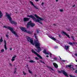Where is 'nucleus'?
Instances as JSON below:
<instances>
[{"label": "nucleus", "instance_id": "obj_29", "mask_svg": "<svg viewBox=\"0 0 77 77\" xmlns=\"http://www.w3.org/2000/svg\"><path fill=\"white\" fill-rule=\"evenodd\" d=\"M69 44L70 45H73V43L71 42H69Z\"/></svg>", "mask_w": 77, "mask_h": 77}, {"label": "nucleus", "instance_id": "obj_32", "mask_svg": "<svg viewBox=\"0 0 77 77\" xmlns=\"http://www.w3.org/2000/svg\"><path fill=\"white\" fill-rule=\"evenodd\" d=\"M23 75H26V73L25 72H24V71H23Z\"/></svg>", "mask_w": 77, "mask_h": 77}, {"label": "nucleus", "instance_id": "obj_19", "mask_svg": "<svg viewBox=\"0 0 77 77\" xmlns=\"http://www.w3.org/2000/svg\"><path fill=\"white\" fill-rule=\"evenodd\" d=\"M72 65L71 64L68 65V67H69V69H71V68H72Z\"/></svg>", "mask_w": 77, "mask_h": 77}, {"label": "nucleus", "instance_id": "obj_63", "mask_svg": "<svg viewBox=\"0 0 77 77\" xmlns=\"http://www.w3.org/2000/svg\"><path fill=\"white\" fill-rule=\"evenodd\" d=\"M10 50L11 51L12 50V48H10Z\"/></svg>", "mask_w": 77, "mask_h": 77}, {"label": "nucleus", "instance_id": "obj_4", "mask_svg": "<svg viewBox=\"0 0 77 77\" xmlns=\"http://www.w3.org/2000/svg\"><path fill=\"white\" fill-rule=\"evenodd\" d=\"M30 26L32 27H34L35 26V24L32 23V21L30 20V21L26 25V27L27 29H29L30 27Z\"/></svg>", "mask_w": 77, "mask_h": 77}, {"label": "nucleus", "instance_id": "obj_28", "mask_svg": "<svg viewBox=\"0 0 77 77\" xmlns=\"http://www.w3.org/2000/svg\"><path fill=\"white\" fill-rule=\"evenodd\" d=\"M28 72H29V74H32V72H31V70H29Z\"/></svg>", "mask_w": 77, "mask_h": 77}, {"label": "nucleus", "instance_id": "obj_24", "mask_svg": "<svg viewBox=\"0 0 77 77\" xmlns=\"http://www.w3.org/2000/svg\"><path fill=\"white\" fill-rule=\"evenodd\" d=\"M34 16L35 17H36V18H38V19L39 17H38V15H37L36 14H35Z\"/></svg>", "mask_w": 77, "mask_h": 77}, {"label": "nucleus", "instance_id": "obj_51", "mask_svg": "<svg viewBox=\"0 0 77 77\" xmlns=\"http://www.w3.org/2000/svg\"><path fill=\"white\" fill-rule=\"evenodd\" d=\"M36 76H37L35 74V75H34V77H36Z\"/></svg>", "mask_w": 77, "mask_h": 77}, {"label": "nucleus", "instance_id": "obj_64", "mask_svg": "<svg viewBox=\"0 0 77 77\" xmlns=\"http://www.w3.org/2000/svg\"><path fill=\"white\" fill-rule=\"evenodd\" d=\"M76 61L77 62V60H76Z\"/></svg>", "mask_w": 77, "mask_h": 77}, {"label": "nucleus", "instance_id": "obj_61", "mask_svg": "<svg viewBox=\"0 0 77 77\" xmlns=\"http://www.w3.org/2000/svg\"><path fill=\"white\" fill-rule=\"evenodd\" d=\"M75 66H76V69H77V65H76Z\"/></svg>", "mask_w": 77, "mask_h": 77}, {"label": "nucleus", "instance_id": "obj_57", "mask_svg": "<svg viewBox=\"0 0 77 77\" xmlns=\"http://www.w3.org/2000/svg\"><path fill=\"white\" fill-rule=\"evenodd\" d=\"M75 42H73V44H75Z\"/></svg>", "mask_w": 77, "mask_h": 77}, {"label": "nucleus", "instance_id": "obj_45", "mask_svg": "<svg viewBox=\"0 0 77 77\" xmlns=\"http://www.w3.org/2000/svg\"><path fill=\"white\" fill-rule=\"evenodd\" d=\"M75 54L76 56H77V53Z\"/></svg>", "mask_w": 77, "mask_h": 77}, {"label": "nucleus", "instance_id": "obj_33", "mask_svg": "<svg viewBox=\"0 0 77 77\" xmlns=\"http://www.w3.org/2000/svg\"><path fill=\"white\" fill-rule=\"evenodd\" d=\"M35 59H36V60H39V59L38 58L36 57L35 58Z\"/></svg>", "mask_w": 77, "mask_h": 77}, {"label": "nucleus", "instance_id": "obj_37", "mask_svg": "<svg viewBox=\"0 0 77 77\" xmlns=\"http://www.w3.org/2000/svg\"><path fill=\"white\" fill-rule=\"evenodd\" d=\"M45 54H48V55H50V54H49V53L46 52V53Z\"/></svg>", "mask_w": 77, "mask_h": 77}, {"label": "nucleus", "instance_id": "obj_20", "mask_svg": "<svg viewBox=\"0 0 77 77\" xmlns=\"http://www.w3.org/2000/svg\"><path fill=\"white\" fill-rule=\"evenodd\" d=\"M3 16V14L2 13V12L0 11V18H2V17Z\"/></svg>", "mask_w": 77, "mask_h": 77}, {"label": "nucleus", "instance_id": "obj_2", "mask_svg": "<svg viewBox=\"0 0 77 77\" xmlns=\"http://www.w3.org/2000/svg\"><path fill=\"white\" fill-rule=\"evenodd\" d=\"M27 17H29V18H32V19L34 21H35L36 23H37V22H38V23H40L41 24H42V23L41 21L44 20V19H42L39 17L38 19H36L35 17L33 16V15H27ZM40 20H41V21Z\"/></svg>", "mask_w": 77, "mask_h": 77}, {"label": "nucleus", "instance_id": "obj_25", "mask_svg": "<svg viewBox=\"0 0 77 77\" xmlns=\"http://www.w3.org/2000/svg\"><path fill=\"white\" fill-rule=\"evenodd\" d=\"M29 62H30V63H35V61L33 60H30L29 61Z\"/></svg>", "mask_w": 77, "mask_h": 77}, {"label": "nucleus", "instance_id": "obj_31", "mask_svg": "<svg viewBox=\"0 0 77 77\" xmlns=\"http://www.w3.org/2000/svg\"><path fill=\"white\" fill-rule=\"evenodd\" d=\"M43 53H44V54H45L46 53V50H44V51H43Z\"/></svg>", "mask_w": 77, "mask_h": 77}, {"label": "nucleus", "instance_id": "obj_36", "mask_svg": "<svg viewBox=\"0 0 77 77\" xmlns=\"http://www.w3.org/2000/svg\"><path fill=\"white\" fill-rule=\"evenodd\" d=\"M4 51H5V50H4V49H2L1 50V52H2V53L4 52Z\"/></svg>", "mask_w": 77, "mask_h": 77}, {"label": "nucleus", "instance_id": "obj_59", "mask_svg": "<svg viewBox=\"0 0 77 77\" xmlns=\"http://www.w3.org/2000/svg\"><path fill=\"white\" fill-rule=\"evenodd\" d=\"M59 36L60 37V35H59Z\"/></svg>", "mask_w": 77, "mask_h": 77}, {"label": "nucleus", "instance_id": "obj_12", "mask_svg": "<svg viewBox=\"0 0 77 77\" xmlns=\"http://www.w3.org/2000/svg\"><path fill=\"white\" fill-rule=\"evenodd\" d=\"M26 33H28V34H29V35H32V34L33 33V31H30L29 30H26Z\"/></svg>", "mask_w": 77, "mask_h": 77}, {"label": "nucleus", "instance_id": "obj_34", "mask_svg": "<svg viewBox=\"0 0 77 77\" xmlns=\"http://www.w3.org/2000/svg\"><path fill=\"white\" fill-rule=\"evenodd\" d=\"M6 36L7 38H9V35H8V34H6Z\"/></svg>", "mask_w": 77, "mask_h": 77}, {"label": "nucleus", "instance_id": "obj_23", "mask_svg": "<svg viewBox=\"0 0 77 77\" xmlns=\"http://www.w3.org/2000/svg\"><path fill=\"white\" fill-rule=\"evenodd\" d=\"M3 38L1 37V39H0V43L3 42Z\"/></svg>", "mask_w": 77, "mask_h": 77}, {"label": "nucleus", "instance_id": "obj_40", "mask_svg": "<svg viewBox=\"0 0 77 77\" xmlns=\"http://www.w3.org/2000/svg\"><path fill=\"white\" fill-rule=\"evenodd\" d=\"M75 73H77V69H76L75 70Z\"/></svg>", "mask_w": 77, "mask_h": 77}, {"label": "nucleus", "instance_id": "obj_53", "mask_svg": "<svg viewBox=\"0 0 77 77\" xmlns=\"http://www.w3.org/2000/svg\"><path fill=\"white\" fill-rule=\"evenodd\" d=\"M73 8H74V7H75V5H74L73 6H72Z\"/></svg>", "mask_w": 77, "mask_h": 77}, {"label": "nucleus", "instance_id": "obj_15", "mask_svg": "<svg viewBox=\"0 0 77 77\" xmlns=\"http://www.w3.org/2000/svg\"><path fill=\"white\" fill-rule=\"evenodd\" d=\"M63 33H64V35H66V36H67V37L69 38V39H70V37H69V35H68V34H66V32H63Z\"/></svg>", "mask_w": 77, "mask_h": 77}, {"label": "nucleus", "instance_id": "obj_44", "mask_svg": "<svg viewBox=\"0 0 77 77\" xmlns=\"http://www.w3.org/2000/svg\"><path fill=\"white\" fill-rule=\"evenodd\" d=\"M50 55L51 57V55H52V54L51 53H50Z\"/></svg>", "mask_w": 77, "mask_h": 77}, {"label": "nucleus", "instance_id": "obj_56", "mask_svg": "<svg viewBox=\"0 0 77 77\" xmlns=\"http://www.w3.org/2000/svg\"><path fill=\"white\" fill-rule=\"evenodd\" d=\"M28 71H29V67H28Z\"/></svg>", "mask_w": 77, "mask_h": 77}, {"label": "nucleus", "instance_id": "obj_27", "mask_svg": "<svg viewBox=\"0 0 77 77\" xmlns=\"http://www.w3.org/2000/svg\"><path fill=\"white\" fill-rule=\"evenodd\" d=\"M71 38H72L73 41H75V39H74V37H73V36H71Z\"/></svg>", "mask_w": 77, "mask_h": 77}, {"label": "nucleus", "instance_id": "obj_48", "mask_svg": "<svg viewBox=\"0 0 77 77\" xmlns=\"http://www.w3.org/2000/svg\"><path fill=\"white\" fill-rule=\"evenodd\" d=\"M72 69L73 70H75V69L74 68H73V67H72Z\"/></svg>", "mask_w": 77, "mask_h": 77}, {"label": "nucleus", "instance_id": "obj_39", "mask_svg": "<svg viewBox=\"0 0 77 77\" xmlns=\"http://www.w3.org/2000/svg\"><path fill=\"white\" fill-rule=\"evenodd\" d=\"M58 48V47L57 46H56L55 47H54V48L55 49H56V48Z\"/></svg>", "mask_w": 77, "mask_h": 77}, {"label": "nucleus", "instance_id": "obj_7", "mask_svg": "<svg viewBox=\"0 0 77 77\" xmlns=\"http://www.w3.org/2000/svg\"><path fill=\"white\" fill-rule=\"evenodd\" d=\"M48 36L49 37V38H51V39L53 40H54V41H55L56 42H57V43H58V42H59V41L56 40V39L55 38L51 36H50V35H48Z\"/></svg>", "mask_w": 77, "mask_h": 77}, {"label": "nucleus", "instance_id": "obj_41", "mask_svg": "<svg viewBox=\"0 0 77 77\" xmlns=\"http://www.w3.org/2000/svg\"><path fill=\"white\" fill-rule=\"evenodd\" d=\"M44 5V2H42L41 4V5Z\"/></svg>", "mask_w": 77, "mask_h": 77}, {"label": "nucleus", "instance_id": "obj_55", "mask_svg": "<svg viewBox=\"0 0 77 77\" xmlns=\"http://www.w3.org/2000/svg\"><path fill=\"white\" fill-rule=\"evenodd\" d=\"M68 65H66V68H68Z\"/></svg>", "mask_w": 77, "mask_h": 77}, {"label": "nucleus", "instance_id": "obj_1", "mask_svg": "<svg viewBox=\"0 0 77 77\" xmlns=\"http://www.w3.org/2000/svg\"><path fill=\"white\" fill-rule=\"evenodd\" d=\"M37 35V33H34V35L35 36V38L36 40L34 42V43L35 45V47L38 49H36L35 51H37L38 53H39L40 52V51H41V48L40 47V43H39V42L38 41V36L36 35Z\"/></svg>", "mask_w": 77, "mask_h": 77}, {"label": "nucleus", "instance_id": "obj_14", "mask_svg": "<svg viewBox=\"0 0 77 77\" xmlns=\"http://www.w3.org/2000/svg\"><path fill=\"white\" fill-rule=\"evenodd\" d=\"M53 64L55 68H58V65H57V64L56 63H53Z\"/></svg>", "mask_w": 77, "mask_h": 77}, {"label": "nucleus", "instance_id": "obj_30", "mask_svg": "<svg viewBox=\"0 0 77 77\" xmlns=\"http://www.w3.org/2000/svg\"><path fill=\"white\" fill-rule=\"evenodd\" d=\"M37 33L38 34L39 33V29H37Z\"/></svg>", "mask_w": 77, "mask_h": 77}, {"label": "nucleus", "instance_id": "obj_52", "mask_svg": "<svg viewBox=\"0 0 77 77\" xmlns=\"http://www.w3.org/2000/svg\"><path fill=\"white\" fill-rule=\"evenodd\" d=\"M54 26H56V24H54Z\"/></svg>", "mask_w": 77, "mask_h": 77}, {"label": "nucleus", "instance_id": "obj_38", "mask_svg": "<svg viewBox=\"0 0 77 77\" xmlns=\"http://www.w3.org/2000/svg\"><path fill=\"white\" fill-rule=\"evenodd\" d=\"M60 12H63V10L60 9Z\"/></svg>", "mask_w": 77, "mask_h": 77}, {"label": "nucleus", "instance_id": "obj_10", "mask_svg": "<svg viewBox=\"0 0 77 77\" xmlns=\"http://www.w3.org/2000/svg\"><path fill=\"white\" fill-rule=\"evenodd\" d=\"M4 27H5V29H8V30H9L10 31H11L13 28L11 27L10 26H4Z\"/></svg>", "mask_w": 77, "mask_h": 77}, {"label": "nucleus", "instance_id": "obj_54", "mask_svg": "<svg viewBox=\"0 0 77 77\" xmlns=\"http://www.w3.org/2000/svg\"><path fill=\"white\" fill-rule=\"evenodd\" d=\"M35 1L36 2H38V1H39V0H35Z\"/></svg>", "mask_w": 77, "mask_h": 77}, {"label": "nucleus", "instance_id": "obj_49", "mask_svg": "<svg viewBox=\"0 0 77 77\" xmlns=\"http://www.w3.org/2000/svg\"><path fill=\"white\" fill-rule=\"evenodd\" d=\"M62 61L63 62H66V60H62Z\"/></svg>", "mask_w": 77, "mask_h": 77}, {"label": "nucleus", "instance_id": "obj_46", "mask_svg": "<svg viewBox=\"0 0 77 77\" xmlns=\"http://www.w3.org/2000/svg\"><path fill=\"white\" fill-rule=\"evenodd\" d=\"M15 68V69H14V71H17V68Z\"/></svg>", "mask_w": 77, "mask_h": 77}, {"label": "nucleus", "instance_id": "obj_8", "mask_svg": "<svg viewBox=\"0 0 77 77\" xmlns=\"http://www.w3.org/2000/svg\"><path fill=\"white\" fill-rule=\"evenodd\" d=\"M11 32H12V33H13V34L15 35V36H17V37H18V35H17V33H16L14 31V28H13V29H11Z\"/></svg>", "mask_w": 77, "mask_h": 77}, {"label": "nucleus", "instance_id": "obj_11", "mask_svg": "<svg viewBox=\"0 0 77 77\" xmlns=\"http://www.w3.org/2000/svg\"><path fill=\"white\" fill-rule=\"evenodd\" d=\"M20 29L24 32H26V31H27L26 30V28L24 27H20Z\"/></svg>", "mask_w": 77, "mask_h": 77}, {"label": "nucleus", "instance_id": "obj_21", "mask_svg": "<svg viewBox=\"0 0 77 77\" xmlns=\"http://www.w3.org/2000/svg\"><path fill=\"white\" fill-rule=\"evenodd\" d=\"M30 2V4L32 5L33 6H34L35 5H34V4H33V2H32L30 1L29 2Z\"/></svg>", "mask_w": 77, "mask_h": 77}, {"label": "nucleus", "instance_id": "obj_58", "mask_svg": "<svg viewBox=\"0 0 77 77\" xmlns=\"http://www.w3.org/2000/svg\"><path fill=\"white\" fill-rule=\"evenodd\" d=\"M59 57L60 59V60H61V59H62L61 58H60V56H59Z\"/></svg>", "mask_w": 77, "mask_h": 77}, {"label": "nucleus", "instance_id": "obj_60", "mask_svg": "<svg viewBox=\"0 0 77 77\" xmlns=\"http://www.w3.org/2000/svg\"><path fill=\"white\" fill-rule=\"evenodd\" d=\"M56 1L57 2H58V0H56Z\"/></svg>", "mask_w": 77, "mask_h": 77}, {"label": "nucleus", "instance_id": "obj_9", "mask_svg": "<svg viewBox=\"0 0 77 77\" xmlns=\"http://www.w3.org/2000/svg\"><path fill=\"white\" fill-rule=\"evenodd\" d=\"M29 21V18L28 17H25L23 18V21L25 23Z\"/></svg>", "mask_w": 77, "mask_h": 77}, {"label": "nucleus", "instance_id": "obj_22", "mask_svg": "<svg viewBox=\"0 0 77 77\" xmlns=\"http://www.w3.org/2000/svg\"><path fill=\"white\" fill-rule=\"evenodd\" d=\"M33 7L36 9H39V8L38 6H35V5H34Z\"/></svg>", "mask_w": 77, "mask_h": 77}, {"label": "nucleus", "instance_id": "obj_18", "mask_svg": "<svg viewBox=\"0 0 77 77\" xmlns=\"http://www.w3.org/2000/svg\"><path fill=\"white\" fill-rule=\"evenodd\" d=\"M65 48L66 50H69V46H65Z\"/></svg>", "mask_w": 77, "mask_h": 77}, {"label": "nucleus", "instance_id": "obj_42", "mask_svg": "<svg viewBox=\"0 0 77 77\" xmlns=\"http://www.w3.org/2000/svg\"><path fill=\"white\" fill-rule=\"evenodd\" d=\"M70 30H71V29H67V30H68V31H70Z\"/></svg>", "mask_w": 77, "mask_h": 77}, {"label": "nucleus", "instance_id": "obj_62", "mask_svg": "<svg viewBox=\"0 0 77 77\" xmlns=\"http://www.w3.org/2000/svg\"><path fill=\"white\" fill-rule=\"evenodd\" d=\"M28 58H29V59H30V57H28Z\"/></svg>", "mask_w": 77, "mask_h": 77}, {"label": "nucleus", "instance_id": "obj_26", "mask_svg": "<svg viewBox=\"0 0 77 77\" xmlns=\"http://www.w3.org/2000/svg\"><path fill=\"white\" fill-rule=\"evenodd\" d=\"M39 62H40L41 63H44V64H45V63L41 60H40Z\"/></svg>", "mask_w": 77, "mask_h": 77}, {"label": "nucleus", "instance_id": "obj_6", "mask_svg": "<svg viewBox=\"0 0 77 77\" xmlns=\"http://www.w3.org/2000/svg\"><path fill=\"white\" fill-rule=\"evenodd\" d=\"M26 38L27 40H28L29 42H30L31 44H32L33 45H34V43H33V38H30L29 37H28Z\"/></svg>", "mask_w": 77, "mask_h": 77}, {"label": "nucleus", "instance_id": "obj_16", "mask_svg": "<svg viewBox=\"0 0 77 77\" xmlns=\"http://www.w3.org/2000/svg\"><path fill=\"white\" fill-rule=\"evenodd\" d=\"M46 66L47 68H48L50 69V71H51V70H52L53 71H54V70L52 68H51V66Z\"/></svg>", "mask_w": 77, "mask_h": 77}, {"label": "nucleus", "instance_id": "obj_17", "mask_svg": "<svg viewBox=\"0 0 77 77\" xmlns=\"http://www.w3.org/2000/svg\"><path fill=\"white\" fill-rule=\"evenodd\" d=\"M16 57V55H14V56L11 59V61L12 62L14 61V60H15V58Z\"/></svg>", "mask_w": 77, "mask_h": 77}, {"label": "nucleus", "instance_id": "obj_47", "mask_svg": "<svg viewBox=\"0 0 77 77\" xmlns=\"http://www.w3.org/2000/svg\"><path fill=\"white\" fill-rule=\"evenodd\" d=\"M9 64L10 66H12V64H11V63H9Z\"/></svg>", "mask_w": 77, "mask_h": 77}, {"label": "nucleus", "instance_id": "obj_5", "mask_svg": "<svg viewBox=\"0 0 77 77\" xmlns=\"http://www.w3.org/2000/svg\"><path fill=\"white\" fill-rule=\"evenodd\" d=\"M31 51L32 53H34V54H36L38 57H39V58H40L41 59H43L42 58V57L41 55L38 54L36 51H34L33 49L31 50Z\"/></svg>", "mask_w": 77, "mask_h": 77}, {"label": "nucleus", "instance_id": "obj_13", "mask_svg": "<svg viewBox=\"0 0 77 77\" xmlns=\"http://www.w3.org/2000/svg\"><path fill=\"white\" fill-rule=\"evenodd\" d=\"M4 47L5 48V50H7V48H6V45L7 44V43H6V40H4Z\"/></svg>", "mask_w": 77, "mask_h": 77}, {"label": "nucleus", "instance_id": "obj_35", "mask_svg": "<svg viewBox=\"0 0 77 77\" xmlns=\"http://www.w3.org/2000/svg\"><path fill=\"white\" fill-rule=\"evenodd\" d=\"M53 59L54 60H57V57H54V58H53Z\"/></svg>", "mask_w": 77, "mask_h": 77}, {"label": "nucleus", "instance_id": "obj_50", "mask_svg": "<svg viewBox=\"0 0 77 77\" xmlns=\"http://www.w3.org/2000/svg\"><path fill=\"white\" fill-rule=\"evenodd\" d=\"M46 57H49V56H48V55H46Z\"/></svg>", "mask_w": 77, "mask_h": 77}, {"label": "nucleus", "instance_id": "obj_3", "mask_svg": "<svg viewBox=\"0 0 77 77\" xmlns=\"http://www.w3.org/2000/svg\"><path fill=\"white\" fill-rule=\"evenodd\" d=\"M11 16V15L10 14H8V13H6L5 17H6L10 21V22L11 24H17V22L12 21Z\"/></svg>", "mask_w": 77, "mask_h": 77}, {"label": "nucleus", "instance_id": "obj_43", "mask_svg": "<svg viewBox=\"0 0 77 77\" xmlns=\"http://www.w3.org/2000/svg\"><path fill=\"white\" fill-rule=\"evenodd\" d=\"M16 72H17L16 71L14 70V74H15V73H16Z\"/></svg>", "mask_w": 77, "mask_h": 77}]
</instances>
